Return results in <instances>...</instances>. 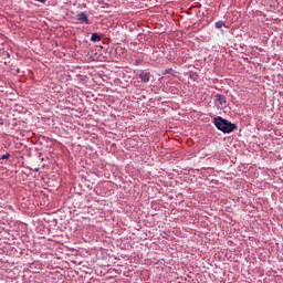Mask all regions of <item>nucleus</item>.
I'll list each match as a JSON object with an SVG mask.
<instances>
[{
  "label": "nucleus",
  "instance_id": "obj_8",
  "mask_svg": "<svg viewBox=\"0 0 283 283\" xmlns=\"http://www.w3.org/2000/svg\"><path fill=\"white\" fill-rule=\"evenodd\" d=\"M39 1V3H45L46 0H35Z\"/></svg>",
  "mask_w": 283,
  "mask_h": 283
},
{
  "label": "nucleus",
  "instance_id": "obj_6",
  "mask_svg": "<svg viewBox=\"0 0 283 283\" xmlns=\"http://www.w3.org/2000/svg\"><path fill=\"white\" fill-rule=\"evenodd\" d=\"M216 28H217L218 30H220L221 28H224V22H223V21H218V22H216Z\"/></svg>",
  "mask_w": 283,
  "mask_h": 283
},
{
  "label": "nucleus",
  "instance_id": "obj_5",
  "mask_svg": "<svg viewBox=\"0 0 283 283\" xmlns=\"http://www.w3.org/2000/svg\"><path fill=\"white\" fill-rule=\"evenodd\" d=\"M91 41L93 43H96V42L101 41V35H98V33H92Z\"/></svg>",
  "mask_w": 283,
  "mask_h": 283
},
{
  "label": "nucleus",
  "instance_id": "obj_1",
  "mask_svg": "<svg viewBox=\"0 0 283 283\" xmlns=\"http://www.w3.org/2000/svg\"><path fill=\"white\" fill-rule=\"evenodd\" d=\"M213 123L217 129H219L220 132H223V134H231V132H233V129H237L238 127L235 124H231L229 120L220 116L216 117Z\"/></svg>",
  "mask_w": 283,
  "mask_h": 283
},
{
  "label": "nucleus",
  "instance_id": "obj_3",
  "mask_svg": "<svg viewBox=\"0 0 283 283\" xmlns=\"http://www.w3.org/2000/svg\"><path fill=\"white\" fill-rule=\"evenodd\" d=\"M77 21H82V23L90 25V19L87 18V14H85V12H81L77 14Z\"/></svg>",
  "mask_w": 283,
  "mask_h": 283
},
{
  "label": "nucleus",
  "instance_id": "obj_7",
  "mask_svg": "<svg viewBox=\"0 0 283 283\" xmlns=\"http://www.w3.org/2000/svg\"><path fill=\"white\" fill-rule=\"evenodd\" d=\"M8 158H10V154L3 155L0 159H1V160H8Z\"/></svg>",
  "mask_w": 283,
  "mask_h": 283
},
{
  "label": "nucleus",
  "instance_id": "obj_2",
  "mask_svg": "<svg viewBox=\"0 0 283 283\" xmlns=\"http://www.w3.org/2000/svg\"><path fill=\"white\" fill-rule=\"evenodd\" d=\"M216 105L219 109H224L227 107V97L224 95H216Z\"/></svg>",
  "mask_w": 283,
  "mask_h": 283
},
{
  "label": "nucleus",
  "instance_id": "obj_4",
  "mask_svg": "<svg viewBox=\"0 0 283 283\" xmlns=\"http://www.w3.org/2000/svg\"><path fill=\"white\" fill-rule=\"evenodd\" d=\"M139 78L143 83H149L150 74L149 72H142Z\"/></svg>",
  "mask_w": 283,
  "mask_h": 283
}]
</instances>
